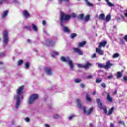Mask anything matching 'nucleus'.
Instances as JSON below:
<instances>
[{
  "mask_svg": "<svg viewBox=\"0 0 127 127\" xmlns=\"http://www.w3.org/2000/svg\"><path fill=\"white\" fill-rule=\"evenodd\" d=\"M23 89H24V86L22 85L19 87L16 90L17 95L14 97V98L16 99L15 109H18L19 108V106H20V100H23Z\"/></svg>",
  "mask_w": 127,
  "mask_h": 127,
  "instance_id": "f257e3e1",
  "label": "nucleus"
},
{
  "mask_svg": "<svg viewBox=\"0 0 127 127\" xmlns=\"http://www.w3.org/2000/svg\"><path fill=\"white\" fill-rule=\"evenodd\" d=\"M76 103L77 104V108L80 110H83V113H84V114H86V115H90V114L93 112V110H94V108L91 107L87 111L86 110V107L85 106H83L82 104H81V100L79 99H76Z\"/></svg>",
  "mask_w": 127,
  "mask_h": 127,
  "instance_id": "f03ea898",
  "label": "nucleus"
},
{
  "mask_svg": "<svg viewBox=\"0 0 127 127\" xmlns=\"http://www.w3.org/2000/svg\"><path fill=\"white\" fill-rule=\"evenodd\" d=\"M61 60H62L63 62H67L70 69H73V68H74L73 62H72L71 60H70V58L68 57H67L66 58L62 57L61 58Z\"/></svg>",
  "mask_w": 127,
  "mask_h": 127,
  "instance_id": "7ed1b4c3",
  "label": "nucleus"
},
{
  "mask_svg": "<svg viewBox=\"0 0 127 127\" xmlns=\"http://www.w3.org/2000/svg\"><path fill=\"white\" fill-rule=\"evenodd\" d=\"M71 16L69 15H66L64 13H61V26L63 27V23H64V18L65 21H67L70 19Z\"/></svg>",
  "mask_w": 127,
  "mask_h": 127,
  "instance_id": "20e7f679",
  "label": "nucleus"
},
{
  "mask_svg": "<svg viewBox=\"0 0 127 127\" xmlns=\"http://www.w3.org/2000/svg\"><path fill=\"white\" fill-rule=\"evenodd\" d=\"M38 99V94H34L30 96L28 100V103L30 104H33L34 102H35L36 100Z\"/></svg>",
  "mask_w": 127,
  "mask_h": 127,
  "instance_id": "39448f33",
  "label": "nucleus"
},
{
  "mask_svg": "<svg viewBox=\"0 0 127 127\" xmlns=\"http://www.w3.org/2000/svg\"><path fill=\"white\" fill-rule=\"evenodd\" d=\"M7 31L4 30L3 31V39L4 43L7 44L8 43V37Z\"/></svg>",
  "mask_w": 127,
  "mask_h": 127,
  "instance_id": "423d86ee",
  "label": "nucleus"
},
{
  "mask_svg": "<svg viewBox=\"0 0 127 127\" xmlns=\"http://www.w3.org/2000/svg\"><path fill=\"white\" fill-rule=\"evenodd\" d=\"M15 0H0V4H2V3H12V2H15Z\"/></svg>",
  "mask_w": 127,
  "mask_h": 127,
  "instance_id": "0eeeda50",
  "label": "nucleus"
},
{
  "mask_svg": "<svg viewBox=\"0 0 127 127\" xmlns=\"http://www.w3.org/2000/svg\"><path fill=\"white\" fill-rule=\"evenodd\" d=\"M73 49L74 53H77L78 55H83V51L80 49L73 48Z\"/></svg>",
  "mask_w": 127,
  "mask_h": 127,
  "instance_id": "6e6552de",
  "label": "nucleus"
},
{
  "mask_svg": "<svg viewBox=\"0 0 127 127\" xmlns=\"http://www.w3.org/2000/svg\"><path fill=\"white\" fill-rule=\"evenodd\" d=\"M112 66H113V64L111 63V61L110 60H108L106 62L105 69H110Z\"/></svg>",
  "mask_w": 127,
  "mask_h": 127,
  "instance_id": "1a4fd4ad",
  "label": "nucleus"
},
{
  "mask_svg": "<svg viewBox=\"0 0 127 127\" xmlns=\"http://www.w3.org/2000/svg\"><path fill=\"white\" fill-rule=\"evenodd\" d=\"M107 43H108L106 41L101 42L99 43V44L98 45V48H102V47H105L106 46V45H107Z\"/></svg>",
  "mask_w": 127,
  "mask_h": 127,
  "instance_id": "9d476101",
  "label": "nucleus"
},
{
  "mask_svg": "<svg viewBox=\"0 0 127 127\" xmlns=\"http://www.w3.org/2000/svg\"><path fill=\"white\" fill-rule=\"evenodd\" d=\"M52 69L49 68H45V72H46L47 75H52Z\"/></svg>",
  "mask_w": 127,
  "mask_h": 127,
  "instance_id": "9b49d317",
  "label": "nucleus"
},
{
  "mask_svg": "<svg viewBox=\"0 0 127 127\" xmlns=\"http://www.w3.org/2000/svg\"><path fill=\"white\" fill-rule=\"evenodd\" d=\"M96 53H98L99 55H104V51L102 50L100 48H96Z\"/></svg>",
  "mask_w": 127,
  "mask_h": 127,
  "instance_id": "f8f14e48",
  "label": "nucleus"
},
{
  "mask_svg": "<svg viewBox=\"0 0 127 127\" xmlns=\"http://www.w3.org/2000/svg\"><path fill=\"white\" fill-rule=\"evenodd\" d=\"M31 27L34 31L35 32H38V29L37 28V26L33 23L31 24Z\"/></svg>",
  "mask_w": 127,
  "mask_h": 127,
  "instance_id": "ddd939ff",
  "label": "nucleus"
},
{
  "mask_svg": "<svg viewBox=\"0 0 127 127\" xmlns=\"http://www.w3.org/2000/svg\"><path fill=\"white\" fill-rule=\"evenodd\" d=\"M23 15L26 18H28L29 17L30 15L28 12L25 10H24L23 11Z\"/></svg>",
  "mask_w": 127,
  "mask_h": 127,
  "instance_id": "4468645a",
  "label": "nucleus"
},
{
  "mask_svg": "<svg viewBox=\"0 0 127 127\" xmlns=\"http://www.w3.org/2000/svg\"><path fill=\"white\" fill-rule=\"evenodd\" d=\"M91 66H92V64L86 63L85 65H83V68H84V69H89Z\"/></svg>",
  "mask_w": 127,
  "mask_h": 127,
  "instance_id": "2eb2a0df",
  "label": "nucleus"
},
{
  "mask_svg": "<svg viewBox=\"0 0 127 127\" xmlns=\"http://www.w3.org/2000/svg\"><path fill=\"white\" fill-rule=\"evenodd\" d=\"M105 1L107 2L108 5H109V6H115V4L112 3V2H110V1L109 0H105Z\"/></svg>",
  "mask_w": 127,
  "mask_h": 127,
  "instance_id": "dca6fc26",
  "label": "nucleus"
},
{
  "mask_svg": "<svg viewBox=\"0 0 127 127\" xmlns=\"http://www.w3.org/2000/svg\"><path fill=\"white\" fill-rule=\"evenodd\" d=\"M63 31L66 33H69V32H70V30H69V28L67 27H64L63 28Z\"/></svg>",
  "mask_w": 127,
  "mask_h": 127,
  "instance_id": "f3484780",
  "label": "nucleus"
},
{
  "mask_svg": "<svg viewBox=\"0 0 127 127\" xmlns=\"http://www.w3.org/2000/svg\"><path fill=\"white\" fill-rule=\"evenodd\" d=\"M99 19L105 20V14L102 13L99 15Z\"/></svg>",
  "mask_w": 127,
  "mask_h": 127,
  "instance_id": "a211bd4d",
  "label": "nucleus"
},
{
  "mask_svg": "<svg viewBox=\"0 0 127 127\" xmlns=\"http://www.w3.org/2000/svg\"><path fill=\"white\" fill-rule=\"evenodd\" d=\"M7 13H8V10L4 11L2 15V18H4L7 15Z\"/></svg>",
  "mask_w": 127,
  "mask_h": 127,
  "instance_id": "6ab92c4d",
  "label": "nucleus"
},
{
  "mask_svg": "<svg viewBox=\"0 0 127 127\" xmlns=\"http://www.w3.org/2000/svg\"><path fill=\"white\" fill-rule=\"evenodd\" d=\"M105 20L106 22H109V21L111 20V15H107L106 16Z\"/></svg>",
  "mask_w": 127,
  "mask_h": 127,
  "instance_id": "aec40b11",
  "label": "nucleus"
},
{
  "mask_svg": "<svg viewBox=\"0 0 127 127\" xmlns=\"http://www.w3.org/2000/svg\"><path fill=\"white\" fill-rule=\"evenodd\" d=\"M84 45H86V42L84 41L82 42H80L78 44V47H82L84 46Z\"/></svg>",
  "mask_w": 127,
  "mask_h": 127,
  "instance_id": "412c9836",
  "label": "nucleus"
},
{
  "mask_svg": "<svg viewBox=\"0 0 127 127\" xmlns=\"http://www.w3.org/2000/svg\"><path fill=\"white\" fill-rule=\"evenodd\" d=\"M115 109V107H112L111 109L109 110L108 112V116H110V115H112L113 114V112L114 111V110Z\"/></svg>",
  "mask_w": 127,
  "mask_h": 127,
  "instance_id": "4be33fe9",
  "label": "nucleus"
},
{
  "mask_svg": "<svg viewBox=\"0 0 127 127\" xmlns=\"http://www.w3.org/2000/svg\"><path fill=\"white\" fill-rule=\"evenodd\" d=\"M98 66L99 67V68H104L105 69H106V66L105 65H104L102 64H100L98 63L97 64Z\"/></svg>",
  "mask_w": 127,
  "mask_h": 127,
  "instance_id": "5701e85b",
  "label": "nucleus"
},
{
  "mask_svg": "<svg viewBox=\"0 0 127 127\" xmlns=\"http://www.w3.org/2000/svg\"><path fill=\"white\" fill-rule=\"evenodd\" d=\"M107 99L109 102H112L113 101V98L111 97L110 96V94L108 93L107 96Z\"/></svg>",
  "mask_w": 127,
  "mask_h": 127,
  "instance_id": "b1692460",
  "label": "nucleus"
},
{
  "mask_svg": "<svg viewBox=\"0 0 127 127\" xmlns=\"http://www.w3.org/2000/svg\"><path fill=\"white\" fill-rule=\"evenodd\" d=\"M122 76H123V74L122 73V72L119 71L117 73V78L118 79H120L121 78H122Z\"/></svg>",
  "mask_w": 127,
  "mask_h": 127,
  "instance_id": "393cba45",
  "label": "nucleus"
},
{
  "mask_svg": "<svg viewBox=\"0 0 127 127\" xmlns=\"http://www.w3.org/2000/svg\"><path fill=\"white\" fill-rule=\"evenodd\" d=\"M86 98L87 101H88V102H91L92 101V99L91 98V97H90V95H89L88 94L86 95Z\"/></svg>",
  "mask_w": 127,
  "mask_h": 127,
  "instance_id": "a878e982",
  "label": "nucleus"
},
{
  "mask_svg": "<svg viewBox=\"0 0 127 127\" xmlns=\"http://www.w3.org/2000/svg\"><path fill=\"white\" fill-rule=\"evenodd\" d=\"M29 66H30V63H26V64H25V69H28L29 68Z\"/></svg>",
  "mask_w": 127,
  "mask_h": 127,
  "instance_id": "bb28decb",
  "label": "nucleus"
},
{
  "mask_svg": "<svg viewBox=\"0 0 127 127\" xmlns=\"http://www.w3.org/2000/svg\"><path fill=\"white\" fill-rule=\"evenodd\" d=\"M78 19H83L84 18V14H80L78 16Z\"/></svg>",
  "mask_w": 127,
  "mask_h": 127,
  "instance_id": "cd10ccee",
  "label": "nucleus"
},
{
  "mask_svg": "<svg viewBox=\"0 0 127 127\" xmlns=\"http://www.w3.org/2000/svg\"><path fill=\"white\" fill-rule=\"evenodd\" d=\"M75 83H81L82 82V80L80 78H76L74 80Z\"/></svg>",
  "mask_w": 127,
  "mask_h": 127,
  "instance_id": "c85d7f7f",
  "label": "nucleus"
},
{
  "mask_svg": "<svg viewBox=\"0 0 127 127\" xmlns=\"http://www.w3.org/2000/svg\"><path fill=\"white\" fill-rule=\"evenodd\" d=\"M98 107L100 108L101 110H103L104 109V107H103V105L102 104L101 102L98 103Z\"/></svg>",
  "mask_w": 127,
  "mask_h": 127,
  "instance_id": "c756f323",
  "label": "nucleus"
},
{
  "mask_svg": "<svg viewBox=\"0 0 127 127\" xmlns=\"http://www.w3.org/2000/svg\"><path fill=\"white\" fill-rule=\"evenodd\" d=\"M18 66H20L23 63V60H20L18 61Z\"/></svg>",
  "mask_w": 127,
  "mask_h": 127,
  "instance_id": "7c9ffc66",
  "label": "nucleus"
},
{
  "mask_svg": "<svg viewBox=\"0 0 127 127\" xmlns=\"http://www.w3.org/2000/svg\"><path fill=\"white\" fill-rule=\"evenodd\" d=\"M120 56V54L118 53H115L113 56V58H118Z\"/></svg>",
  "mask_w": 127,
  "mask_h": 127,
  "instance_id": "2f4dec72",
  "label": "nucleus"
},
{
  "mask_svg": "<svg viewBox=\"0 0 127 127\" xmlns=\"http://www.w3.org/2000/svg\"><path fill=\"white\" fill-rule=\"evenodd\" d=\"M54 55H58V52L54 51L53 54L51 55L52 57H53V58H54V57H55Z\"/></svg>",
  "mask_w": 127,
  "mask_h": 127,
  "instance_id": "473e14b6",
  "label": "nucleus"
},
{
  "mask_svg": "<svg viewBox=\"0 0 127 127\" xmlns=\"http://www.w3.org/2000/svg\"><path fill=\"white\" fill-rule=\"evenodd\" d=\"M85 20L86 21H89V20H90V15H86L85 17Z\"/></svg>",
  "mask_w": 127,
  "mask_h": 127,
  "instance_id": "72a5a7b5",
  "label": "nucleus"
},
{
  "mask_svg": "<svg viewBox=\"0 0 127 127\" xmlns=\"http://www.w3.org/2000/svg\"><path fill=\"white\" fill-rule=\"evenodd\" d=\"M77 36V34L76 33H72L70 35L71 38L72 39L73 38H74V37H76Z\"/></svg>",
  "mask_w": 127,
  "mask_h": 127,
  "instance_id": "f704fd0d",
  "label": "nucleus"
},
{
  "mask_svg": "<svg viewBox=\"0 0 127 127\" xmlns=\"http://www.w3.org/2000/svg\"><path fill=\"white\" fill-rule=\"evenodd\" d=\"M103 110L104 111V112L105 114L107 115L108 114V110H107V108L106 107H103Z\"/></svg>",
  "mask_w": 127,
  "mask_h": 127,
  "instance_id": "c9c22d12",
  "label": "nucleus"
},
{
  "mask_svg": "<svg viewBox=\"0 0 127 127\" xmlns=\"http://www.w3.org/2000/svg\"><path fill=\"white\" fill-rule=\"evenodd\" d=\"M24 28L27 30H31V28H30V26H25Z\"/></svg>",
  "mask_w": 127,
  "mask_h": 127,
  "instance_id": "e433bc0d",
  "label": "nucleus"
},
{
  "mask_svg": "<svg viewBox=\"0 0 127 127\" xmlns=\"http://www.w3.org/2000/svg\"><path fill=\"white\" fill-rule=\"evenodd\" d=\"M113 78H114V75H113V74H112L111 73H110V75L108 76V79H113Z\"/></svg>",
  "mask_w": 127,
  "mask_h": 127,
  "instance_id": "4c0bfd02",
  "label": "nucleus"
},
{
  "mask_svg": "<svg viewBox=\"0 0 127 127\" xmlns=\"http://www.w3.org/2000/svg\"><path fill=\"white\" fill-rule=\"evenodd\" d=\"M69 0H59V1L60 2V3H62V2H63V1H65V2L67 1H69Z\"/></svg>",
  "mask_w": 127,
  "mask_h": 127,
  "instance_id": "58836bf2",
  "label": "nucleus"
},
{
  "mask_svg": "<svg viewBox=\"0 0 127 127\" xmlns=\"http://www.w3.org/2000/svg\"><path fill=\"white\" fill-rule=\"evenodd\" d=\"M96 83H101V82H102V79L97 78L96 79Z\"/></svg>",
  "mask_w": 127,
  "mask_h": 127,
  "instance_id": "ea45409f",
  "label": "nucleus"
},
{
  "mask_svg": "<svg viewBox=\"0 0 127 127\" xmlns=\"http://www.w3.org/2000/svg\"><path fill=\"white\" fill-rule=\"evenodd\" d=\"M77 67H78L79 68H84V65L81 64H78Z\"/></svg>",
  "mask_w": 127,
  "mask_h": 127,
  "instance_id": "a19ab883",
  "label": "nucleus"
},
{
  "mask_svg": "<svg viewBox=\"0 0 127 127\" xmlns=\"http://www.w3.org/2000/svg\"><path fill=\"white\" fill-rule=\"evenodd\" d=\"M88 6H93V4L91 3L90 2L87 3Z\"/></svg>",
  "mask_w": 127,
  "mask_h": 127,
  "instance_id": "79ce46f5",
  "label": "nucleus"
},
{
  "mask_svg": "<svg viewBox=\"0 0 127 127\" xmlns=\"http://www.w3.org/2000/svg\"><path fill=\"white\" fill-rule=\"evenodd\" d=\"M59 118V115H55L54 116V119H58Z\"/></svg>",
  "mask_w": 127,
  "mask_h": 127,
  "instance_id": "37998d69",
  "label": "nucleus"
},
{
  "mask_svg": "<svg viewBox=\"0 0 127 127\" xmlns=\"http://www.w3.org/2000/svg\"><path fill=\"white\" fill-rule=\"evenodd\" d=\"M96 102H97V104H99V103H101V99H96Z\"/></svg>",
  "mask_w": 127,
  "mask_h": 127,
  "instance_id": "c03bdc74",
  "label": "nucleus"
},
{
  "mask_svg": "<svg viewBox=\"0 0 127 127\" xmlns=\"http://www.w3.org/2000/svg\"><path fill=\"white\" fill-rule=\"evenodd\" d=\"M73 118H74V115H72L71 116L68 117V120H69V121H71V120H72V119Z\"/></svg>",
  "mask_w": 127,
  "mask_h": 127,
  "instance_id": "a18cd8bd",
  "label": "nucleus"
},
{
  "mask_svg": "<svg viewBox=\"0 0 127 127\" xmlns=\"http://www.w3.org/2000/svg\"><path fill=\"white\" fill-rule=\"evenodd\" d=\"M101 86L103 88H105L106 87V84H105V83H102Z\"/></svg>",
  "mask_w": 127,
  "mask_h": 127,
  "instance_id": "49530a36",
  "label": "nucleus"
},
{
  "mask_svg": "<svg viewBox=\"0 0 127 127\" xmlns=\"http://www.w3.org/2000/svg\"><path fill=\"white\" fill-rule=\"evenodd\" d=\"M80 87L81 88H85V84H83V83H81L80 84Z\"/></svg>",
  "mask_w": 127,
  "mask_h": 127,
  "instance_id": "de8ad7c7",
  "label": "nucleus"
},
{
  "mask_svg": "<svg viewBox=\"0 0 127 127\" xmlns=\"http://www.w3.org/2000/svg\"><path fill=\"white\" fill-rule=\"evenodd\" d=\"M71 16H72V17H73V18L76 17V14H75L74 13H73L71 14Z\"/></svg>",
  "mask_w": 127,
  "mask_h": 127,
  "instance_id": "09e8293b",
  "label": "nucleus"
},
{
  "mask_svg": "<svg viewBox=\"0 0 127 127\" xmlns=\"http://www.w3.org/2000/svg\"><path fill=\"white\" fill-rule=\"evenodd\" d=\"M27 42H28V43H30V44H31V40L30 39H28L27 40Z\"/></svg>",
  "mask_w": 127,
  "mask_h": 127,
  "instance_id": "8fccbe9b",
  "label": "nucleus"
},
{
  "mask_svg": "<svg viewBox=\"0 0 127 127\" xmlns=\"http://www.w3.org/2000/svg\"><path fill=\"white\" fill-rule=\"evenodd\" d=\"M123 79L125 82H127V76H124Z\"/></svg>",
  "mask_w": 127,
  "mask_h": 127,
  "instance_id": "3c124183",
  "label": "nucleus"
},
{
  "mask_svg": "<svg viewBox=\"0 0 127 127\" xmlns=\"http://www.w3.org/2000/svg\"><path fill=\"white\" fill-rule=\"evenodd\" d=\"M25 122H29V118H25Z\"/></svg>",
  "mask_w": 127,
  "mask_h": 127,
  "instance_id": "603ef678",
  "label": "nucleus"
},
{
  "mask_svg": "<svg viewBox=\"0 0 127 127\" xmlns=\"http://www.w3.org/2000/svg\"><path fill=\"white\" fill-rule=\"evenodd\" d=\"M42 23H43V25H45V24H46V21L43 20L42 21Z\"/></svg>",
  "mask_w": 127,
  "mask_h": 127,
  "instance_id": "864d4df0",
  "label": "nucleus"
},
{
  "mask_svg": "<svg viewBox=\"0 0 127 127\" xmlns=\"http://www.w3.org/2000/svg\"><path fill=\"white\" fill-rule=\"evenodd\" d=\"M119 123L125 125V122L124 121H120L119 122Z\"/></svg>",
  "mask_w": 127,
  "mask_h": 127,
  "instance_id": "5fc2aeb1",
  "label": "nucleus"
},
{
  "mask_svg": "<svg viewBox=\"0 0 127 127\" xmlns=\"http://www.w3.org/2000/svg\"><path fill=\"white\" fill-rule=\"evenodd\" d=\"M92 58H95L96 57V54L94 53L92 55V56H91Z\"/></svg>",
  "mask_w": 127,
  "mask_h": 127,
  "instance_id": "6e6d98bb",
  "label": "nucleus"
},
{
  "mask_svg": "<svg viewBox=\"0 0 127 127\" xmlns=\"http://www.w3.org/2000/svg\"><path fill=\"white\" fill-rule=\"evenodd\" d=\"M116 19H117V21H120V20H121V18L120 17H117L116 18Z\"/></svg>",
  "mask_w": 127,
  "mask_h": 127,
  "instance_id": "4d7b16f0",
  "label": "nucleus"
},
{
  "mask_svg": "<svg viewBox=\"0 0 127 127\" xmlns=\"http://www.w3.org/2000/svg\"><path fill=\"white\" fill-rule=\"evenodd\" d=\"M92 77V75H88L87 76V78L88 79H91Z\"/></svg>",
  "mask_w": 127,
  "mask_h": 127,
  "instance_id": "13d9d810",
  "label": "nucleus"
},
{
  "mask_svg": "<svg viewBox=\"0 0 127 127\" xmlns=\"http://www.w3.org/2000/svg\"><path fill=\"white\" fill-rule=\"evenodd\" d=\"M124 39L127 42V35L124 37Z\"/></svg>",
  "mask_w": 127,
  "mask_h": 127,
  "instance_id": "bf43d9fd",
  "label": "nucleus"
},
{
  "mask_svg": "<svg viewBox=\"0 0 127 127\" xmlns=\"http://www.w3.org/2000/svg\"><path fill=\"white\" fill-rule=\"evenodd\" d=\"M110 127H115V126L113 123H111L110 124Z\"/></svg>",
  "mask_w": 127,
  "mask_h": 127,
  "instance_id": "052dcab7",
  "label": "nucleus"
},
{
  "mask_svg": "<svg viewBox=\"0 0 127 127\" xmlns=\"http://www.w3.org/2000/svg\"><path fill=\"white\" fill-rule=\"evenodd\" d=\"M92 95H96V90H95V91L92 93Z\"/></svg>",
  "mask_w": 127,
  "mask_h": 127,
  "instance_id": "680f3d73",
  "label": "nucleus"
},
{
  "mask_svg": "<svg viewBox=\"0 0 127 127\" xmlns=\"http://www.w3.org/2000/svg\"><path fill=\"white\" fill-rule=\"evenodd\" d=\"M45 127H50V126H49V125H48V124H46Z\"/></svg>",
  "mask_w": 127,
  "mask_h": 127,
  "instance_id": "e2e57ef3",
  "label": "nucleus"
},
{
  "mask_svg": "<svg viewBox=\"0 0 127 127\" xmlns=\"http://www.w3.org/2000/svg\"><path fill=\"white\" fill-rule=\"evenodd\" d=\"M120 16H121V17H122V18H123V19L125 18V17L124 15L120 14Z\"/></svg>",
  "mask_w": 127,
  "mask_h": 127,
  "instance_id": "0e129e2a",
  "label": "nucleus"
},
{
  "mask_svg": "<svg viewBox=\"0 0 127 127\" xmlns=\"http://www.w3.org/2000/svg\"><path fill=\"white\" fill-rule=\"evenodd\" d=\"M53 43H54V42H53V41L50 42V44L51 45L53 44Z\"/></svg>",
  "mask_w": 127,
  "mask_h": 127,
  "instance_id": "69168bd1",
  "label": "nucleus"
},
{
  "mask_svg": "<svg viewBox=\"0 0 127 127\" xmlns=\"http://www.w3.org/2000/svg\"><path fill=\"white\" fill-rule=\"evenodd\" d=\"M90 127H93V124H90Z\"/></svg>",
  "mask_w": 127,
  "mask_h": 127,
  "instance_id": "338daca9",
  "label": "nucleus"
},
{
  "mask_svg": "<svg viewBox=\"0 0 127 127\" xmlns=\"http://www.w3.org/2000/svg\"><path fill=\"white\" fill-rule=\"evenodd\" d=\"M124 15H125V16H126L127 17V12L124 13Z\"/></svg>",
  "mask_w": 127,
  "mask_h": 127,
  "instance_id": "774afa93",
  "label": "nucleus"
}]
</instances>
